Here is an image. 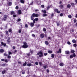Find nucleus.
I'll return each instance as SVG.
<instances>
[{
    "instance_id": "nucleus-9",
    "label": "nucleus",
    "mask_w": 77,
    "mask_h": 77,
    "mask_svg": "<svg viewBox=\"0 0 77 77\" xmlns=\"http://www.w3.org/2000/svg\"><path fill=\"white\" fill-rule=\"evenodd\" d=\"M1 44L2 45H3L4 47H6V44L4 43L3 42H1Z\"/></svg>"
},
{
    "instance_id": "nucleus-23",
    "label": "nucleus",
    "mask_w": 77,
    "mask_h": 77,
    "mask_svg": "<svg viewBox=\"0 0 77 77\" xmlns=\"http://www.w3.org/2000/svg\"><path fill=\"white\" fill-rule=\"evenodd\" d=\"M26 65H27V62L26 61L25 63L23 64V66H26Z\"/></svg>"
},
{
    "instance_id": "nucleus-11",
    "label": "nucleus",
    "mask_w": 77,
    "mask_h": 77,
    "mask_svg": "<svg viewBox=\"0 0 77 77\" xmlns=\"http://www.w3.org/2000/svg\"><path fill=\"white\" fill-rule=\"evenodd\" d=\"M10 13L11 14V15H14V14H15V13L14 11H11L10 12Z\"/></svg>"
},
{
    "instance_id": "nucleus-4",
    "label": "nucleus",
    "mask_w": 77,
    "mask_h": 77,
    "mask_svg": "<svg viewBox=\"0 0 77 77\" xmlns=\"http://www.w3.org/2000/svg\"><path fill=\"white\" fill-rule=\"evenodd\" d=\"M37 56L39 55L38 56L39 57H43V56H44L43 55V53H42V52L41 51H39L37 53Z\"/></svg>"
},
{
    "instance_id": "nucleus-39",
    "label": "nucleus",
    "mask_w": 77,
    "mask_h": 77,
    "mask_svg": "<svg viewBox=\"0 0 77 77\" xmlns=\"http://www.w3.org/2000/svg\"><path fill=\"white\" fill-rule=\"evenodd\" d=\"M25 27L26 28H27V27H28V25H27V24H25Z\"/></svg>"
},
{
    "instance_id": "nucleus-44",
    "label": "nucleus",
    "mask_w": 77,
    "mask_h": 77,
    "mask_svg": "<svg viewBox=\"0 0 77 77\" xmlns=\"http://www.w3.org/2000/svg\"><path fill=\"white\" fill-rule=\"evenodd\" d=\"M73 21H74V23H75L76 22H77V20L75 19L73 20Z\"/></svg>"
},
{
    "instance_id": "nucleus-52",
    "label": "nucleus",
    "mask_w": 77,
    "mask_h": 77,
    "mask_svg": "<svg viewBox=\"0 0 77 77\" xmlns=\"http://www.w3.org/2000/svg\"><path fill=\"white\" fill-rule=\"evenodd\" d=\"M47 65L44 66L43 68H44V69H46V68H47Z\"/></svg>"
},
{
    "instance_id": "nucleus-62",
    "label": "nucleus",
    "mask_w": 77,
    "mask_h": 77,
    "mask_svg": "<svg viewBox=\"0 0 77 77\" xmlns=\"http://www.w3.org/2000/svg\"><path fill=\"white\" fill-rule=\"evenodd\" d=\"M33 2H32V3H31L30 4V5H32L33 4Z\"/></svg>"
},
{
    "instance_id": "nucleus-1",
    "label": "nucleus",
    "mask_w": 77,
    "mask_h": 77,
    "mask_svg": "<svg viewBox=\"0 0 77 77\" xmlns=\"http://www.w3.org/2000/svg\"><path fill=\"white\" fill-rule=\"evenodd\" d=\"M33 21V22L30 23V26L31 27H33L35 25V23H36V21H38V18H35L34 20H31Z\"/></svg>"
},
{
    "instance_id": "nucleus-28",
    "label": "nucleus",
    "mask_w": 77,
    "mask_h": 77,
    "mask_svg": "<svg viewBox=\"0 0 77 77\" xmlns=\"http://www.w3.org/2000/svg\"><path fill=\"white\" fill-rule=\"evenodd\" d=\"M6 20H7V19H6V18H5V17H4L2 19V21H6Z\"/></svg>"
},
{
    "instance_id": "nucleus-6",
    "label": "nucleus",
    "mask_w": 77,
    "mask_h": 77,
    "mask_svg": "<svg viewBox=\"0 0 77 77\" xmlns=\"http://www.w3.org/2000/svg\"><path fill=\"white\" fill-rule=\"evenodd\" d=\"M1 61H3V62H5L6 63L7 62H8V59H6L5 60L4 59H1Z\"/></svg>"
},
{
    "instance_id": "nucleus-56",
    "label": "nucleus",
    "mask_w": 77,
    "mask_h": 77,
    "mask_svg": "<svg viewBox=\"0 0 77 77\" xmlns=\"http://www.w3.org/2000/svg\"><path fill=\"white\" fill-rule=\"evenodd\" d=\"M19 33H21V29H19Z\"/></svg>"
},
{
    "instance_id": "nucleus-36",
    "label": "nucleus",
    "mask_w": 77,
    "mask_h": 77,
    "mask_svg": "<svg viewBox=\"0 0 77 77\" xmlns=\"http://www.w3.org/2000/svg\"><path fill=\"white\" fill-rule=\"evenodd\" d=\"M68 17L69 18H72V16H71V15H69L68 16Z\"/></svg>"
},
{
    "instance_id": "nucleus-15",
    "label": "nucleus",
    "mask_w": 77,
    "mask_h": 77,
    "mask_svg": "<svg viewBox=\"0 0 77 77\" xmlns=\"http://www.w3.org/2000/svg\"><path fill=\"white\" fill-rule=\"evenodd\" d=\"M5 32H6V35H8V36H9V32L8 31H5Z\"/></svg>"
},
{
    "instance_id": "nucleus-60",
    "label": "nucleus",
    "mask_w": 77,
    "mask_h": 77,
    "mask_svg": "<svg viewBox=\"0 0 77 77\" xmlns=\"http://www.w3.org/2000/svg\"><path fill=\"white\" fill-rule=\"evenodd\" d=\"M46 71H47V72H50V71L48 69H47V70H46Z\"/></svg>"
},
{
    "instance_id": "nucleus-31",
    "label": "nucleus",
    "mask_w": 77,
    "mask_h": 77,
    "mask_svg": "<svg viewBox=\"0 0 77 77\" xmlns=\"http://www.w3.org/2000/svg\"><path fill=\"white\" fill-rule=\"evenodd\" d=\"M42 12H43V13H47V11H46V10H42Z\"/></svg>"
},
{
    "instance_id": "nucleus-61",
    "label": "nucleus",
    "mask_w": 77,
    "mask_h": 77,
    "mask_svg": "<svg viewBox=\"0 0 77 77\" xmlns=\"http://www.w3.org/2000/svg\"><path fill=\"white\" fill-rule=\"evenodd\" d=\"M17 51H18L17 50H15L14 53H16V52H17Z\"/></svg>"
},
{
    "instance_id": "nucleus-8",
    "label": "nucleus",
    "mask_w": 77,
    "mask_h": 77,
    "mask_svg": "<svg viewBox=\"0 0 77 77\" xmlns=\"http://www.w3.org/2000/svg\"><path fill=\"white\" fill-rule=\"evenodd\" d=\"M10 39L11 37H8V39L7 40V42H8V43H9L11 42V41H10Z\"/></svg>"
},
{
    "instance_id": "nucleus-45",
    "label": "nucleus",
    "mask_w": 77,
    "mask_h": 77,
    "mask_svg": "<svg viewBox=\"0 0 77 77\" xmlns=\"http://www.w3.org/2000/svg\"><path fill=\"white\" fill-rule=\"evenodd\" d=\"M7 56L8 59H11V56L10 55H8Z\"/></svg>"
},
{
    "instance_id": "nucleus-7",
    "label": "nucleus",
    "mask_w": 77,
    "mask_h": 77,
    "mask_svg": "<svg viewBox=\"0 0 77 77\" xmlns=\"http://www.w3.org/2000/svg\"><path fill=\"white\" fill-rule=\"evenodd\" d=\"M45 34L44 33H42L40 34V37L42 38H44V35Z\"/></svg>"
},
{
    "instance_id": "nucleus-18",
    "label": "nucleus",
    "mask_w": 77,
    "mask_h": 77,
    "mask_svg": "<svg viewBox=\"0 0 77 77\" xmlns=\"http://www.w3.org/2000/svg\"><path fill=\"white\" fill-rule=\"evenodd\" d=\"M0 52L1 53H3L4 52V50L3 49H1L0 50Z\"/></svg>"
},
{
    "instance_id": "nucleus-5",
    "label": "nucleus",
    "mask_w": 77,
    "mask_h": 77,
    "mask_svg": "<svg viewBox=\"0 0 77 77\" xmlns=\"http://www.w3.org/2000/svg\"><path fill=\"white\" fill-rule=\"evenodd\" d=\"M54 10L55 11V12H57V14H60V11H59V10L57 9H55Z\"/></svg>"
},
{
    "instance_id": "nucleus-58",
    "label": "nucleus",
    "mask_w": 77,
    "mask_h": 77,
    "mask_svg": "<svg viewBox=\"0 0 77 77\" xmlns=\"http://www.w3.org/2000/svg\"><path fill=\"white\" fill-rule=\"evenodd\" d=\"M48 54L47 53H44V56H47Z\"/></svg>"
},
{
    "instance_id": "nucleus-37",
    "label": "nucleus",
    "mask_w": 77,
    "mask_h": 77,
    "mask_svg": "<svg viewBox=\"0 0 77 77\" xmlns=\"http://www.w3.org/2000/svg\"><path fill=\"white\" fill-rule=\"evenodd\" d=\"M39 63L40 66H41V65H42V62H39Z\"/></svg>"
},
{
    "instance_id": "nucleus-42",
    "label": "nucleus",
    "mask_w": 77,
    "mask_h": 77,
    "mask_svg": "<svg viewBox=\"0 0 77 77\" xmlns=\"http://www.w3.org/2000/svg\"><path fill=\"white\" fill-rule=\"evenodd\" d=\"M77 44H73V47H77Z\"/></svg>"
},
{
    "instance_id": "nucleus-35",
    "label": "nucleus",
    "mask_w": 77,
    "mask_h": 77,
    "mask_svg": "<svg viewBox=\"0 0 77 77\" xmlns=\"http://www.w3.org/2000/svg\"><path fill=\"white\" fill-rule=\"evenodd\" d=\"M74 52H75V51H74V50H72L71 51V53H74Z\"/></svg>"
},
{
    "instance_id": "nucleus-29",
    "label": "nucleus",
    "mask_w": 77,
    "mask_h": 77,
    "mask_svg": "<svg viewBox=\"0 0 77 77\" xmlns=\"http://www.w3.org/2000/svg\"><path fill=\"white\" fill-rule=\"evenodd\" d=\"M8 16L7 15H6L5 14L4 16V18H6V19H7V18H8Z\"/></svg>"
},
{
    "instance_id": "nucleus-12",
    "label": "nucleus",
    "mask_w": 77,
    "mask_h": 77,
    "mask_svg": "<svg viewBox=\"0 0 77 77\" xmlns=\"http://www.w3.org/2000/svg\"><path fill=\"white\" fill-rule=\"evenodd\" d=\"M71 5L69 4L67 5V8H71Z\"/></svg>"
},
{
    "instance_id": "nucleus-41",
    "label": "nucleus",
    "mask_w": 77,
    "mask_h": 77,
    "mask_svg": "<svg viewBox=\"0 0 77 77\" xmlns=\"http://www.w3.org/2000/svg\"><path fill=\"white\" fill-rule=\"evenodd\" d=\"M21 21V19L20 18H19L17 20V22H19V21Z\"/></svg>"
},
{
    "instance_id": "nucleus-33",
    "label": "nucleus",
    "mask_w": 77,
    "mask_h": 77,
    "mask_svg": "<svg viewBox=\"0 0 77 77\" xmlns=\"http://www.w3.org/2000/svg\"><path fill=\"white\" fill-rule=\"evenodd\" d=\"M8 5H9V6H11V5H12V2H9L8 3Z\"/></svg>"
},
{
    "instance_id": "nucleus-14",
    "label": "nucleus",
    "mask_w": 77,
    "mask_h": 77,
    "mask_svg": "<svg viewBox=\"0 0 77 77\" xmlns=\"http://www.w3.org/2000/svg\"><path fill=\"white\" fill-rule=\"evenodd\" d=\"M71 6H72V7H75V6H74V5H75V4H74V3H71Z\"/></svg>"
},
{
    "instance_id": "nucleus-47",
    "label": "nucleus",
    "mask_w": 77,
    "mask_h": 77,
    "mask_svg": "<svg viewBox=\"0 0 77 77\" xmlns=\"http://www.w3.org/2000/svg\"><path fill=\"white\" fill-rule=\"evenodd\" d=\"M30 55V53L27 54V56H28V57H29Z\"/></svg>"
},
{
    "instance_id": "nucleus-49",
    "label": "nucleus",
    "mask_w": 77,
    "mask_h": 77,
    "mask_svg": "<svg viewBox=\"0 0 77 77\" xmlns=\"http://www.w3.org/2000/svg\"><path fill=\"white\" fill-rule=\"evenodd\" d=\"M10 54H12V52L11 51L8 52V55H10Z\"/></svg>"
},
{
    "instance_id": "nucleus-38",
    "label": "nucleus",
    "mask_w": 77,
    "mask_h": 77,
    "mask_svg": "<svg viewBox=\"0 0 77 77\" xmlns=\"http://www.w3.org/2000/svg\"><path fill=\"white\" fill-rule=\"evenodd\" d=\"M4 55L5 56H6L7 57L8 56V55L6 53H4Z\"/></svg>"
},
{
    "instance_id": "nucleus-26",
    "label": "nucleus",
    "mask_w": 77,
    "mask_h": 77,
    "mask_svg": "<svg viewBox=\"0 0 77 77\" xmlns=\"http://www.w3.org/2000/svg\"><path fill=\"white\" fill-rule=\"evenodd\" d=\"M59 7H60L61 8H63V5L61 4L60 5V6H59Z\"/></svg>"
},
{
    "instance_id": "nucleus-53",
    "label": "nucleus",
    "mask_w": 77,
    "mask_h": 77,
    "mask_svg": "<svg viewBox=\"0 0 77 77\" xmlns=\"http://www.w3.org/2000/svg\"><path fill=\"white\" fill-rule=\"evenodd\" d=\"M32 37H34V38H35V35L34 34H32Z\"/></svg>"
},
{
    "instance_id": "nucleus-51",
    "label": "nucleus",
    "mask_w": 77,
    "mask_h": 77,
    "mask_svg": "<svg viewBox=\"0 0 77 77\" xmlns=\"http://www.w3.org/2000/svg\"><path fill=\"white\" fill-rule=\"evenodd\" d=\"M67 43L69 45H71V43L69 42H68Z\"/></svg>"
},
{
    "instance_id": "nucleus-57",
    "label": "nucleus",
    "mask_w": 77,
    "mask_h": 77,
    "mask_svg": "<svg viewBox=\"0 0 77 77\" xmlns=\"http://www.w3.org/2000/svg\"><path fill=\"white\" fill-rule=\"evenodd\" d=\"M22 74H25V71H23L22 72Z\"/></svg>"
},
{
    "instance_id": "nucleus-40",
    "label": "nucleus",
    "mask_w": 77,
    "mask_h": 77,
    "mask_svg": "<svg viewBox=\"0 0 77 77\" xmlns=\"http://www.w3.org/2000/svg\"><path fill=\"white\" fill-rule=\"evenodd\" d=\"M19 8V7H18V6H17L16 7V8H15V9H18Z\"/></svg>"
},
{
    "instance_id": "nucleus-63",
    "label": "nucleus",
    "mask_w": 77,
    "mask_h": 77,
    "mask_svg": "<svg viewBox=\"0 0 77 77\" xmlns=\"http://www.w3.org/2000/svg\"><path fill=\"white\" fill-rule=\"evenodd\" d=\"M51 17H53L54 16V14L52 13V14L51 15Z\"/></svg>"
},
{
    "instance_id": "nucleus-13",
    "label": "nucleus",
    "mask_w": 77,
    "mask_h": 77,
    "mask_svg": "<svg viewBox=\"0 0 77 77\" xmlns=\"http://www.w3.org/2000/svg\"><path fill=\"white\" fill-rule=\"evenodd\" d=\"M65 54H69V52L68 51H66L65 52Z\"/></svg>"
},
{
    "instance_id": "nucleus-16",
    "label": "nucleus",
    "mask_w": 77,
    "mask_h": 77,
    "mask_svg": "<svg viewBox=\"0 0 77 77\" xmlns=\"http://www.w3.org/2000/svg\"><path fill=\"white\" fill-rule=\"evenodd\" d=\"M60 66H63L64 64L63 63H60Z\"/></svg>"
},
{
    "instance_id": "nucleus-17",
    "label": "nucleus",
    "mask_w": 77,
    "mask_h": 77,
    "mask_svg": "<svg viewBox=\"0 0 77 77\" xmlns=\"http://www.w3.org/2000/svg\"><path fill=\"white\" fill-rule=\"evenodd\" d=\"M45 44H46V45H48V44H49V43H48V41H46L45 42Z\"/></svg>"
},
{
    "instance_id": "nucleus-22",
    "label": "nucleus",
    "mask_w": 77,
    "mask_h": 77,
    "mask_svg": "<svg viewBox=\"0 0 77 77\" xmlns=\"http://www.w3.org/2000/svg\"><path fill=\"white\" fill-rule=\"evenodd\" d=\"M8 32L10 33H12V30L11 29H10L8 30Z\"/></svg>"
},
{
    "instance_id": "nucleus-24",
    "label": "nucleus",
    "mask_w": 77,
    "mask_h": 77,
    "mask_svg": "<svg viewBox=\"0 0 77 77\" xmlns=\"http://www.w3.org/2000/svg\"><path fill=\"white\" fill-rule=\"evenodd\" d=\"M48 53H49L50 54H51L53 53V51H48Z\"/></svg>"
},
{
    "instance_id": "nucleus-32",
    "label": "nucleus",
    "mask_w": 77,
    "mask_h": 77,
    "mask_svg": "<svg viewBox=\"0 0 77 77\" xmlns=\"http://www.w3.org/2000/svg\"><path fill=\"white\" fill-rule=\"evenodd\" d=\"M51 57L52 58H54V54H52L51 55Z\"/></svg>"
},
{
    "instance_id": "nucleus-20",
    "label": "nucleus",
    "mask_w": 77,
    "mask_h": 77,
    "mask_svg": "<svg viewBox=\"0 0 77 77\" xmlns=\"http://www.w3.org/2000/svg\"><path fill=\"white\" fill-rule=\"evenodd\" d=\"M18 13L19 14H21L22 12H21V11L20 10H19L18 11Z\"/></svg>"
},
{
    "instance_id": "nucleus-43",
    "label": "nucleus",
    "mask_w": 77,
    "mask_h": 77,
    "mask_svg": "<svg viewBox=\"0 0 77 77\" xmlns=\"http://www.w3.org/2000/svg\"><path fill=\"white\" fill-rule=\"evenodd\" d=\"M43 30L44 31V32H46V29L45 28H44L43 29Z\"/></svg>"
},
{
    "instance_id": "nucleus-54",
    "label": "nucleus",
    "mask_w": 77,
    "mask_h": 77,
    "mask_svg": "<svg viewBox=\"0 0 77 77\" xmlns=\"http://www.w3.org/2000/svg\"><path fill=\"white\" fill-rule=\"evenodd\" d=\"M36 65H38V62H36L35 63Z\"/></svg>"
},
{
    "instance_id": "nucleus-64",
    "label": "nucleus",
    "mask_w": 77,
    "mask_h": 77,
    "mask_svg": "<svg viewBox=\"0 0 77 77\" xmlns=\"http://www.w3.org/2000/svg\"><path fill=\"white\" fill-rule=\"evenodd\" d=\"M75 5H76V4H77V0H75Z\"/></svg>"
},
{
    "instance_id": "nucleus-46",
    "label": "nucleus",
    "mask_w": 77,
    "mask_h": 77,
    "mask_svg": "<svg viewBox=\"0 0 77 77\" xmlns=\"http://www.w3.org/2000/svg\"><path fill=\"white\" fill-rule=\"evenodd\" d=\"M73 57H75L76 56V55H75V54L74 53L72 55Z\"/></svg>"
},
{
    "instance_id": "nucleus-21",
    "label": "nucleus",
    "mask_w": 77,
    "mask_h": 77,
    "mask_svg": "<svg viewBox=\"0 0 77 77\" xmlns=\"http://www.w3.org/2000/svg\"><path fill=\"white\" fill-rule=\"evenodd\" d=\"M20 3H21L24 4V0H20Z\"/></svg>"
},
{
    "instance_id": "nucleus-55",
    "label": "nucleus",
    "mask_w": 77,
    "mask_h": 77,
    "mask_svg": "<svg viewBox=\"0 0 77 77\" xmlns=\"http://www.w3.org/2000/svg\"><path fill=\"white\" fill-rule=\"evenodd\" d=\"M5 65L6 64H3L1 65V66H5Z\"/></svg>"
},
{
    "instance_id": "nucleus-59",
    "label": "nucleus",
    "mask_w": 77,
    "mask_h": 77,
    "mask_svg": "<svg viewBox=\"0 0 77 77\" xmlns=\"http://www.w3.org/2000/svg\"><path fill=\"white\" fill-rule=\"evenodd\" d=\"M63 16V13H61L60 14V17H62Z\"/></svg>"
},
{
    "instance_id": "nucleus-27",
    "label": "nucleus",
    "mask_w": 77,
    "mask_h": 77,
    "mask_svg": "<svg viewBox=\"0 0 77 77\" xmlns=\"http://www.w3.org/2000/svg\"><path fill=\"white\" fill-rule=\"evenodd\" d=\"M72 42L74 43H76V41L75 39H73L72 40Z\"/></svg>"
},
{
    "instance_id": "nucleus-25",
    "label": "nucleus",
    "mask_w": 77,
    "mask_h": 77,
    "mask_svg": "<svg viewBox=\"0 0 77 77\" xmlns=\"http://www.w3.org/2000/svg\"><path fill=\"white\" fill-rule=\"evenodd\" d=\"M42 16L44 17H47V14H44L42 15Z\"/></svg>"
},
{
    "instance_id": "nucleus-3",
    "label": "nucleus",
    "mask_w": 77,
    "mask_h": 77,
    "mask_svg": "<svg viewBox=\"0 0 77 77\" xmlns=\"http://www.w3.org/2000/svg\"><path fill=\"white\" fill-rule=\"evenodd\" d=\"M23 45L22 46V48H28V45H27V43L26 42H23Z\"/></svg>"
},
{
    "instance_id": "nucleus-10",
    "label": "nucleus",
    "mask_w": 77,
    "mask_h": 77,
    "mask_svg": "<svg viewBox=\"0 0 77 77\" xmlns=\"http://www.w3.org/2000/svg\"><path fill=\"white\" fill-rule=\"evenodd\" d=\"M62 49L61 48H60L59 50V51H57V53H61L62 52Z\"/></svg>"
},
{
    "instance_id": "nucleus-34",
    "label": "nucleus",
    "mask_w": 77,
    "mask_h": 77,
    "mask_svg": "<svg viewBox=\"0 0 77 77\" xmlns=\"http://www.w3.org/2000/svg\"><path fill=\"white\" fill-rule=\"evenodd\" d=\"M70 59H72L73 58V55H71L70 56Z\"/></svg>"
},
{
    "instance_id": "nucleus-2",
    "label": "nucleus",
    "mask_w": 77,
    "mask_h": 77,
    "mask_svg": "<svg viewBox=\"0 0 77 77\" xmlns=\"http://www.w3.org/2000/svg\"><path fill=\"white\" fill-rule=\"evenodd\" d=\"M39 17V14H37L33 13L32 15L31 16L30 18L31 20H34V17Z\"/></svg>"
},
{
    "instance_id": "nucleus-30",
    "label": "nucleus",
    "mask_w": 77,
    "mask_h": 77,
    "mask_svg": "<svg viewBox=\"0 0 77 77\" xmlns=\"http://www.w3.org/2000/svg\"><path fill=\"white\" fill-rule=\"evenodd\" d=\"M27 66H32V64L31 63H28L27 64Z\"/></svg>"
},
{
    "instance_id": "nucleus-19",
    "label": "nucleus",
    "mask_w": 77,
    "mask_h": 77,
    "mask_svg": "<svg viewBox=\"0 0 77 77\" xmlns=\"http://www.w3.org/2000/svg\"><path fill=\"white\" fill-rule=\"evenodd\" d=\"M5 72H6V70H4L2 72V74H5Z\"/></svg>"
},
{
    "instance_id": "nucleus-50",
    "label": "nucleus",
    "mask_w": 77,
    "mask_h": 77,
    "mask_svg": "<svg viewBox=\"0 0 77 77\" xmlns=\"http://www.w3.org/2000/svg\"><path fill=\"white\" fill-rule=\"evenodd\" d=\"M13 17H14V18H15V17H17V16L15 14H13Z\"/></svg>"
},
{
    "instance_id": "nucleus-48",
    "label": "nucleus",
    "mask_w": 77,
    "mask_h": 77,
    "mask_svg": "<svg viewBox=\"0 0 77 77\" xmlns=\"http://www.w3.org/2000/svg\"><path fill=\"white\" fill-rule=\"evenodd\" d=\"M41 8H44V7H45L44 5H41Z\"/></svg>"
}]
</instances>
